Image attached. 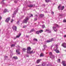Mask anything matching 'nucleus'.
I'll list each match as a JSON object with an SVG mask.
<instances>
[{"mask_svg":"<svg viewBox=\"0 0 66 66\" xmlns=\"http://www.w3.org/2000/svg\"><path fill=\"white\" fill-rule=\"evenodd\" d=\"M29 17L27 16L25 18V19L23 20V23H27V22H28V21L29 20V18L31 17H33V14H30L29 15Z\"/></svg>","mask_w":66,"mask_h":66,"instance_id":"f257e3e1","label":"nucleus"},{"mask_svg":"<svg viewBox=\"0 0 66 66\" xmlns=\"http://www.w3.org/2000/svg\"><path fill=\"white\" fill-rule=\"evenodd\" d=\"M54 26H54L53 27V30H54L55 32H56V31L57 30V29H56L57 27V28H59V25H57V24H54Z\"/></svg>","mask_w":66,"mask_h":66,"instance_id":"f03ea898","label":"nucleus"},{"mask_svg":"<svg viewBox=\"0 0 66 66\" xmlns=\"http://www.w3.org/2000/svg\"><path fill=\"white\" fill-rule=\"evenodd\" d=\"M43 32V30H41L39 31H36V33L37 34H39L41 33H42V32Z\"/></svg>","mask_w":66,"mask_h":66,"instance_id":"7ed1b4c3","label":"nucleus"},{"mask_svg":"<svg viewBox=\"0 0 66 66\" xmlns=\"http://www.w3.org/2000/svg\"><path fill=\"white\" fill-rule=\"evenodd\" d=\"M59 10H60V8H61V11L63 10L64 9V6H63L62 7L61 6H59L58 7Z\"/></svg>","mask_w":66,"mask_h":66,"instance_id":"20e7f679","label":"nucleus"},{"mask_svg":"<svg viewBox=\"0 0 66 66\" xmlns=\"http://www.w3.org/2000/svg\"><path fill=\"white\" fill-rule=\"evenodd\" d=\"M33 51H29L28 52H27V53L28 54H31V53H34L35 52V51L33 52Z\"/></svg>","mask_w":66,"mask_h":66,"instance_id":"39448f33","label":"nucleus"},{"mask_svg":"<svg viewBox=\"0 0 66 66\" xmlns=\"http://www.w3.org/2000/svg\"><path fill=\"white\" fill-rule=\"evenodd\" d=\"M17 12V9L14 12V13L12 14V18L14 17V15L16 14V12Z\"/></svg>","mask_w":66,"mask_h":66,"instance_id":"423d86ee","label":"nucleus"},{"mask_svg":"<svg viewBox=\"0 0 66 66\" xmlns=\"http://www.w3.org/2000/svg\"><path fill=\"white\" fill-rule=\"evenodd\" d=\"M58 47H57L56 49L55 50H54L55 51V52H56V53H60V51H59L58 49Z\"/></svg>","mask_w":66,"mask_h":66,"instance_id":"0eeeda50","label":"nucleus"},{"mask_svg":"<svg viewBox=\"0 0 66 66\" xmlns=\"http://www.w3.org/2000/svg\"><path fill=\"white\" fill-rule=\"evenodd\" d=\"M43 46L44 48V49H43L42 50L43 51H44V50H45V48L47 47V46H46V45L45 44H43Z\"/></svg>","mask_w":66,"mask_h":66,"instance_id":"6e6552de","label":"nucleus"},{"mask_svg":"<svg viewBox=\"0 0 66 66\" xmlns=\"http://www.w3.org/2000/svg\"><path fill=\"white\" fill-rule=\"evenodd\" d=\"M35 5H30L28 6V7H34Z\"/></svg>","mask_w":66,"mask_h":66,"instance_id":"1a4fd4ad","label":"nucleus"},{"mask_svg":"<svg viewBox=\"0 0 66 66\" xmlns=\"http://www.w3.org/2000/svg\"><path fill=\"white\" fill-rule=\"evenodd\" d=\"M31 50V47H27V52L29 51H30Z\"/></svg>","mask_w":66,"mask_h":66,"instance_id":"9d476101","label":"nucleus"},{"mask_svg":"<svg viewBox=\"0 0 66 66\" xmlns=\"http://www.w3.org/2000/svg\"><path fill=\"white\" fill-rule=\"evenodd\" d=\"M62 46L64 48H66V43H63L62 45Z\"/></svg>","mask_w":66,"mask_h":66,"instance_id":"9b49d317","label":"nucleus"},{"mask_svg":"<svg viewBox=\"0 0 66 66\" xmlns=\"http://www.w3.org/2000/svg\"><path fill=\"white\" fill-rule=\"evenodd\" d=\"M12 28L14 30H15V31H16V30H17V27L16 26H13Z\"/></svg>","mask_w":66,"mask_h":66,"instance_id":"f8f14e48","label":"nucleus"},{"mask_svg":"<svg viewBox=\"0 0 66 66\" xmlns=\"http://www.w3.org/2000/svg\"><path fill=\"white\" fill-rule=\"evenodd\" d=\"M19 50H16V52L17 53V54H20V53H19Z\"/></svg>","mask_w":66,"mask_h":66,"instance_id":"ddd939ff","label":"nucleus"},{"mask_svg":"<svg viewBox=\"0 0 66 66\" xmlns=\"http://www.w3.org/2000/svg\"><path fill=\"white\" fill-rule=\"evenodd\" d=\"M10 20V18H8L5 21V22H9V20Z\"/></svg>","mask_w":66,"mask_h":66,"instance_id":"4468645a","label":"nucleus"},{"mask_svg":"<svg viewBox=\"0 0 66 66\" xmlns=\"http://www.w3.org/2000/svg\"><path fill=\"white\" fill-rule=\"evenodd\" d=\"M62 63L64 66H66V64L65 63V61H63Z\"/></svg>","mask_w":66,"mask_h":66,"instance_id":"2eb2a0df","label":"nucleus"},{"mask_svg":"<svg viewBox=\"0 0 66 66\" xmlns=\"http://www.w3.org/2000/svg\"><path fill=\"white\" fill-rule=\"evenodd\" d=\"M59 16H64V14L62 13H59Z\"/></svg>","mask_w":66,"mask_h":66,"instance_id":"dca6fc26","label":"nucleus"},{"mask_svg":"<svg viewBox=\"0 0 66 66\" xmlns=\"http://www.w3.org/2000/svg\"><path fill=\"white\" fill-rule=\"evenodd\" d=\"M45 65H46V63L44 62H43L42 64V66H45Z\"/></svg>","mask_w":66,"mask_h":66,"instance_id":"f3484780","label":"nucleus"},{"mask_svg":"<svg viewBox=\"0 0 66 66\" xmlns=\"http://www.w3.org/2000/svg\"><path fill=\"white\" fill-rule=\"evenodd\" d=\"M7 12V10L6 9H5L4 10V11L3 12V13H6V12Z\"/></svg>","mask_w":66,"mask_h":66,"instance_id":"a211bd4d","label":"nucleus"},{"mask_svg":"<svg viewBox=\"0 0 66 66\" xmlns=\"http://www.w3.org/2000/svg\"><path fill=\"white\" fill-rule=\"evenodd\" d=\"M40 60H38L37 61V63H39V62H40Z\"/></svg>","mask_w":66,"mask_h":66,"instance_id":"6ab92c4d","label":"nucleus"},{"mask_svg":"<svg viewBox=\"0 0 66 66\" xmlns=\"http://www.w3.org/2000/svg\"><path fill=\"white\" fill-rule=\"evenodd\" d=\"M40 16L41 17H43L44 16V14H41L40 15Z\"/></svg>","mask_w":66,"mask_h":66,"instance_id":"aec40b11","label":"nucleus"},{"mask_svg":"<svg viewBox=\"0 0 66 66\" xmlns=\"http://www.w3.org/2000/svg\"><path fill=\"white\" fill-rule=\"evenodd\" d=\"M21 35V34H19V35L17 36H16V37H17V38L19 37H20V35Z\"/></svg>","mask_w":66,"mask_h":66,"instance_id":"412c9836","label":"nucleus"},{"mask_svg":"<svg viewBox=\"0 0 66 66\" xmlns=\"http://www.w3.org/2000/svg\"><path fill=\"white\" fill-rule=\"evenodd\" d=\"M40 56V57H42V56H44V54L42 53H41Z\"/></svg>","mask_w":66,"mask_h":66,"instance_id":"4be33fe9","label":"nucleus"},{"mask_svg":"<svg viewBox=\"0 0 66 66\" xmlns=\"http://www.w3.org/2000/svg\"><path fill=\"white\" fill-rule=\"evenodd\" d=\"M15 46V44H13L11 45V47H14Z\"/></svg>","mask_w":66,"mask_h":66,"instance_id":"5701e85b","label":"nucleus"},{"mask_svg":"<svg viewBox=\"0 0 66 66\" xmlns=\"http://www.w3.org/2000/svg\"><path fill=\"white\" fill-rule=\"evenodd\" d=\"M33 40L34 41H36V42H37L38 41L37 39L35 38Z\"/></svg>","mask_w":66,"mask_h":66,"instance_id":"b1692460","label":"nucleus"},{"mask_svg":"<svg viewBox=\"0 0 66 66\" xmlns=\"http://www.w3.org/2000/svg\"><path fill=\"white\" fill-rule=\"evenodd\" d=\"M51 41H50V40H47L46 42L47 43H50V42H51Z\"/></svg>","mask_w":66,"mask_h":66,"instance_id":"393cba45","label":"nucleus"},{"mask_svg":"<svg viewBox=\"0 0 66 66\" xmlns=\"http://www.w3.org/2000/svg\"><path fill=\"white\" fill-rule=\"evenodd\" d=\"M45 2H49V0H45Z\"/></svg>","mask_w":66,"mask_h":66,"instance_id":"a878e982","label":"nucleus"},{"mask_svg":"<svg viewBox=\"0 0 66 66\" xmlns=\"http://www.w3.org/2000/svg\"><path fill=\"white\" fill-rule=\"evenodd\" d=\"M13 58L14 59H18V58L17 57H14Z\"/></svg>","mask_w":66,"mask_h":66,"instance_id":"bb28decb","label":"nucleus"},{"mask_svg":"<svg viewBox=\"0 0 66 66\" xmlns=\"http://www.w3.org/2000/svg\"><path fill=\"white\" fill-rule=\"evenodd\" d=\"M53 38H52L51 39H50V40L51 41V42H52V41H53Z\"/></svg>","mask_w":66,"mask_h":66,"instance_id":"cd10ccee","label":"nucleus"},{"mask_svg":"<svg viewBox=\"0 0 66 66\" xmlns=\"http://www.w3.org/2000/svg\"><path fill=\"white\" fill-rule=\"evenodd\" d=\"M49 54L50 55H52V54L51 52H50Z\"/></svg>","mask_w":66,"mask_h":66,"instance_id":"c85d7f7f","label":"nucleus"},{"mask_svg":"<svg viewBox=\"0 0 66 66\" xmlns=\"http://www.w3.org/2000/svg\"><path fill=\"white\" fill-rule=\"evenodd\" d=\"M16 24H19V21H18L16 23Z\"/></svg>","mask_w":66,"mask_h":66,"instance_id":"c756f323","label":"nucleus"},{"mask_svg":"<svg viewBox=\"0 0 66 66\" xmlns=\"http://www.w3.org/2000/svg\"><path fill=\"white\" fill-rule=\"evenodd\" d=\"M57 62H59V63H60V59H59L57 60Z\"/></svg>","mask_w":66,"mask_h":66,"instance_id":"7c9ffc66","label":"nucleus"},{"mask_svg":"<svg viewBox=\"0 0 66 66\" xmlns=\"http://www.w3.org/2000/svg\"><path fill=\"white\" fill-rule=\"evenodd\" d=\"M26 49L25 48H23V51H24V52H25V51H26Z\"/></svg>","mask_w":66,"mask_h":66,"instance_id":"2f4dec72","label":"nucleus"},{"mask_svg":"<svg viewBox=\"0 0 66 66\" xmlns=\"http://www.w3.org/2000/svg\"><path fill=\"white\" fill-rule=\"evenodd\" d=\"M17 0H16V1H14V2L15 3H17V1H18Z\"/></svg>","mask_w":66,"mask_h":66,"instance_id":"473e14b6","label":"nucleus"},{"mask_svg":"<svg viewBox=\"0 0 66 66\" xmlns=\"http://www.w3.org/2000/svg\"><path fill=\"white\" fill-rule=\"evenodd\" d=\"M45 27V25H43L42 26V28H44Z\"/></svg>","mask_w":66,"mask_h":66,"instance_id":"72a5a7b5","label":"nucleus"},{"mask_svg":"<svg viewBox=\"0 0 66 66\" xmlns=\"http://www.w3.org/2000/svg\"><path fill=\"white\" fill-rule=\"evenodd\" d=\"M27 27V26H23V28H26Z\"/></svg>","mask_w":66,"mask_h":66,"instance_id":"f704fd0d","label":"nucleus"},{"mask_svg":"<svg viewBox=\"0 0 66 66\" xmlns=\"http://www.w3.org/2000/svg\"><path fill=\"white\" fill-rule=\"evenodd\" d=\"M33 31H34V29H33L31 30L30 31V32H33Z\"/></svg>","mask_w":66,"mask_h":66,"instance_id":"c9c22d12","label":"nucleus"},{"mask_svg":"<svg viewBox=\"0 0 66 66\" xmlns=\"http://www.w3.org/2000/svg\"><path fill=\"white\" fill-rule=\"evenodd\" d=\"M51 14H52V15H53V14H54V12H51Z\"/></svg>","mask_w":66,"mask_h":66,"instance_id":"e433bc0d","label":"nucleus"},{"mask_svg":"<svg viewBox=\"0 0 66 66\" xmlns=\"http://www.w3.org/2000/svg\"><path fill=\"white\" fill-rule=\"evenodd\" d=\"M13 21H14V20L12 19V20L11 21V22H13Z\"/></svg>","mask_w":66,"mask_h":66,"instance_id":"4c0bfd02","label":"nucleus"},{"mask_svg":"<svg viewBox=\"0 0 66 66\" xmlns=\"http://www.w3.org/2000/svg\"><path fill=\"white\" fill-rule=\"evenodd\" d=\"M36 20H37V18H35V21Z\"/></svg>","mask_w":66,"mask_h":66,"instance_id":"58836bf2","label":"nucleus"},{"mask_svg":"<svg viewBox=\"0 0 66 66\" xmlns=\"http://www.w3.org/2000/svg\"><path fill=\"white\" fill-rule=\"evenodd\" d=\"M63 22H66V20H64Z\"/></svg>","mask_w":66,"mask_h":66,"instance_id":"ea45409f","label":"nucleus"},{"mask_svg":"<svg viewBox=\"0 0 66 66\" xmlns=\"http://www.w3.org/2000/svg\"><path fill=\"white\" fill-rule=\"evenodd\" d=\"M46 31H49V30L46 29Z\"/></svg>","mask_w":66,"mask_h":66,"instance_id":"a19ab883","label":"nucleus"},{"mask_svg":"<svg viewBox=\"0 0 66 66\" xmlns=\"http://www.w3.org/2000/svg\"><path fill=\"white\" fill-rule=\"evenodd\" d=\"M4 57H5V58H6V57L7 58V57H7V56H4Z\"/></svg>","mask_w":66,"mask_h":66,"instance_id":"79ce46f5","label":"nucleus"},{"mask_svg":"<svg viewBox=\"0 0 66 66\" xmlns=\"http://www.w3.org/2000/svg\"><path fill=\"white\" fill-rule=\"evenodd\" d=\"M1 19H2V17H0V20H1Z\"/></svg>","mask_w":66,"mask_h":66,"instance_id":"37998d69","label":"nucleus"},{"mask_svg":"<svg viewBox=\"0 0 66 66\" xmlns=\"http://www.w3.org/2000/svg\"><path fill=\"white\" fill-rule=\"evenodd\" d=\"M64 37H66V35H65L64 36Z\"/></svg>","mask_w":66,"mask_h":66,"instance_id":"c03bdc74","label":"nucleus"},{"mask_svg":"<svg viewBox=\"0 0 66 66\" xmlns=\"http://www.w3.org/2000/svg\"><path fill=\"white\" fill-rule=\"evenodd\" d=\"M29 55H27L26 56L27 57H29Z\"/></svg>","mask_w":66,"mask_h":66,"instance_id":"a18cd8bd","label":"nucleus"},{"mask_svg":"<svg viewBox=\"0 0 66 66\" xmlns=\"http://www.w3.org/2000/svg\"><path fill=\"white\" fill-rule=\"evenodd\" d=\"M27 36V37H29V36Z\"/></svg>","mask_w":66,"mask_h":66,"instance_id":"49530a36","label":"nucleus"},{"mask_svg":"<svg viewBox=\"0 0 66 66\" xmlns=\"http://www.w3.org/2000/svg\"><path fill=\"white\" fill-rule=\"evenodd\" d=\"M36 66H39V65H36Z\"/></svg>","mask_w":66,"mask_h":66,"instance_id":"de8ad7c7","label":"nucleus"},{"mask_svg":"<svg viewBox=\"0 0 66 66\" xmlns=\"http://www.w3.org/2000/svg\"><path fill=\"white\" fill-rule=\"evenodd\" d=\"M5 0H2L3 1H5Z\"/></svg>","mask_w":66,"mask_h":66,"instance_id":"09e8293b","label":"nucleus"},{"mask_svg":"<svg viewBox=\"0 0 66 66\" xmlns=\"http://www.w3.org/2000/svg\"><path fill=\"white\" fill-rule=\"evenodd\" d=\"M56 47H57V45H56Z\"/></svg>","mask_w":66,"mask_h":66,"instance_id":"8fccbe9b","label":"nucleus"},{"mask_svg":"<svg viewBox=\"0 0 66 66\" xmlns=\"http://www.w3.org/2000/svg\"><path fill=\"white\" fill-rule=\"evenodd\" d=\"M18 46V47H19V48H20V47L19 46Z\"/></svg>","mask_w":66,"mask_h":66,"instance_id":"3c124183","label":"nucleus"},{"mask_svg":"<svg viewBox=\"0 0 66 66\" xmlns=\"http://www.w3.org/2000/svg\"><path fill=\"white\" fill-rule=\"evenodd\" d=\"M64 51H65V52H66V50H64Z\"/></svg>","mask_w":66,"mask_h":66,"instance_id":"603ef678","label":"nucleus"},{"mask_svg":"<svg viewBox=\"0 0 66 66\" xmlns=\"http://www.w3.org/2000/svg\"><path fill=\"white\" fill-rule=\"evenodd\" d=\"M3 4H5V3H3Z\"/></svg>","mask_w":66,"mask_h":66,"instance_id":"864d4df0","label":"nucleus"},{"mask_svg":"<svg viewBox=\"0 0 66 66\" xmlns=\"http://www.w3.org/2000/svg\"><path fill=\"white\" fill-rule=\"evenodd\" d=\"M44 6H45V5H44Z\"/></svg>","mask_w":66,"mask_h":66,"instance_id":"5fc2aeb1","label":"nucleus"},{"mask_svg":"<svg viewBox=\"0 0 66 66\" xmlns=\"http://www.w3.org/2000/svg\"><path fill=\"white\" fill-rule=\"evenodd\" d=\"M35 16H37V15H35Z\"/></svg>","mask_w":66,"mask_h":66,"instance_id":"6e6d98bb","label":"nucleus"},{"mask_svg":"<svg viewBox=\"0 0 66 66\" xmlns=\"http://www.w3.org/2000/svg\"><path fill=\"white\" fill-rule=\"evenodd\" d=\"M51 31H50V32H49V33H51Z\"/></svg>","mask_w":66,"mask_h":66,"instance_id":"4d7b16f0","label":"nucleus"},{"mask_svg":"<svg viewBox=\"0 0 66 66\" xmlns=\"http://www.w3.org/2000/svg\"><path fill=\"white\" fill-rule=\"evenodd\" d=\"M53 58H54V56H53Z\"/></svg>","mask_w":66,"mask_h":66,"instance_id":"13d9d810","label":"nucleus"}]
</instances>
